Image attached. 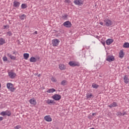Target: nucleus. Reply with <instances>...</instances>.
<instances>
[{
	"label": "nucleus",
	"mask_w": 129,
	"mask_h": 129,
	"mask_svg": "<svg viewBox=\"0 0 129 129\" xmlns=\"http://www.w3.org/2000/svg\"><path fill=\"white\" fill-rule=\"evenodd\" d=\"M7 87L8 89H10L12 92H14L15 91V88H14V85L11 83H8L7 84Z\"/></svg>",
	"instance_id": "f257e3e1"
},
{
	"label": "nucleus",
	"mask_w": 129,
	"mask_h": 129,
	"mask_svg": "<svg viewBox=\"0 0 129 129\" xmlns=\"http://www.w3.org/2000/svg\"><path fill=\"white\" fill-rule=\"evenodd\" d=\"M104 22L106 27H109L112 25V21L108 19L104 20Z\"/></svg>",
	"instance_id": "f03ea898"
},
{
	"label": "nucleus",
	"mask_w": 129,
	"mask_h": 129,
	"mask_svg": "<svg viewBox=\"0 0 129 129\" xmlns=\"http://www.w3.org/2000/svg\"><path fill=\"white\" fill-rule=\"evenodd\" d=\"M63 26L66 27V28H71V27H72V24H71L70 21H68L63 23Z\"/></svg>",
	"instance_id": "7ed1b4c3"
},
{
	"label": "nucleus",
	"mask_w": 129,
	"mask_h": 129,
	"mask_svg": "<svg viewBox=\"0 0 129 129\" xmlns=\"http://www.w3.org/2000/svg\"><path fill=\"white\" fill-rule=\"evenodd\" d=\"M74 3L77 6H82L84 1L83 0H75Z\"/></svg>",
	"instance_id": "20e7f679"
},
{
	"label": "nucleus",
	"mask_w": 129,
	"mask_h": 129,
	"mask_svg": "<svg viewBox=\"0 0 129 129\" xmlns=\"http://www.w3.org/2000/svg\"><path fill=\"white\" fill-rule=\"evenodd\" d=\"M39 60H40V57H39L35 58L34 56H32L30 58L29 61H30V62H33V63H36V62H37V61H39Z\"/></svg>",
	"instance_id": "39448f33"
},
{
	"label": "nucleus",
	"mask_w": 129,
	"mask_h": 129,
	"mask_svg": "<svg viewBox=\"0 0 129 129\" xmlns=\"http://www.w3.org/2000/svg\"><path fill=\"white\" fill-rule=\"evenodd\" d=\"M52 98L54 99V100H60V99H61V95L55 94L52 96Z\"/></svg>",
	"instance_id": "423d86ee"
},
{
	"label": "nucleus",
	"mask_w": 129,
	"mask_h": 129,
	"mask_svg": "<svg viewBox=\"0 0 129 129\" xmlns=\"http://www.w3.org/2000/svg\"><path fill=\"white\" fill-rule=\"evenodd\" d=\"M59 40L58 39H53L52 40V46L53 47H56L59 45Z\"/></svg>",
	"instance_id": "0eeeda50"
},
{
	"label": "nucleus",
	"mask_w": 129,
	"mask_h": 129,
	"mask_svg": "<svg viewBox=\"0 0 129 129\" xmlns=\"http://www.w3.org/2000/svg\"><path fill=\"white\" fill-rule=\"evenodd\" d=\"M106 60L108 61V62H112V61H114V56L113 55H108L106 58Z\"/></svg>",
	"instance_id": "6e6552de"
},
{
	"label": "nucleus",
	"mask_w": 129,
	"mask_h": 129,
	"mask_svg": "<svg viewBox=\"0 0 129 129\" xmlns=\"http://www.w3.org/2000/svg\"><path fill=\"white\" fill-rule=\"evenodd\" d=\"M46 103H47V104H49V105H54L56 104V102H55L54 100L48 99L46 101Z\"/></svg>",
	"instance_id": "1a4fd4ad"
},
{
	"label": "nucleus",
	"mask_w": 129,
	"mask_h": 129,
	"mask_svg": "<svg viewBox=\"0 0 129 129\" xmlns=\"http://www.w3.org/2000/svg\"><path fill=\"white\" fill-rule=\"evenodd\" d=\"M9 76L10 78H12V79L15 78L16 77V73L13 72H10L8 73Z\"/></svg>",
	"instance_id": "9d476101"
},
{
	"label": "nucleus",
	"mask_w": 129,
	"mask_h": 129,
	"mask_svg": "<svg viewBox=\"0 0 129 129\" xmlns=\"http://www.w3.org/2000/svg\"><path fill=\"white\" fill-rule=\"evenodd\" d=\"M69 64L72 67H75V66H79L78 64L76 63L75 61H71L69 62Z\"/></svg>",
	"instance_id": "9b49d317"
},
{
	"label": "nucleus",
	"mask_w": 129,
	"mask_h": 129,
	"mask_svg": "<svg viewBox=\"0 0 129 129\" xmlns=\"http://www.w3.org/2000/svg\"><path fill=\"white\" fill-rule=\"evenodd\" d=\"M44 120H46V121H52V118H51L50 115H46L44 117Z\"/></svg>",
	"instance_id": "f8f14e48"
},
{
	"label": "nucleus",
	"mask_w": 129,
	"mask_h": 129,
	"mask_svg": "<svg viewBox=\"0 0 129 129\" xmlns=\"http://www.w3.org/2000/svg\"><path fill=\"white\" fill-rule=\"evenodd\" d=\"M14 8H19V7H20V5L21 4V3H20V2H17V1H14Z\"/></svg>",
	"instance_id": "ddd939ff"
},
{
	"label": "nucleus",
	"mask_w": 129,
	"mask_h": 129,
	"mask_svg": "<svg viewBox=\"0 0 129 129\" xmlns=\"http://www.w3.org/2000/svg\"><path fill=\"white\" fill-rule=\"evenodd\" d=\"M112 43H113V39H108L106 41V44L108 45H110V44H112Z\"/></svg>",
	"instance_id": "4468645a"
},
{
	"label": "nucleus",
	"mask_w": 129,
	"mask_h": 129,
	"mask_svg": "<svg viewBox=\"0 0 129 129\" xmlns=\"http://www.w3.org/2000/svg\"><path fill=\"white\" fill-rule=\"evenodd\" d=\"M123 80H124V83H125L126 84H127V83H128L129 79H128V78L127 77V76H124L123 78Z\"/></svg>",
	"instance_id": "2eb2a0df"
},
{
	"label": "nucleus",
	"mask_w": 129,
	"mask_h": 129,
	"mask_svg": "<svg viewBox=\"0 0 129 129\" xmlns=\"http://www.w3.org/2000/svg\"><path fill=\"white\" fill-rule=\"evenodd\" d=\"M29 102L30 103H31V104H33V105H36V104H37V102H36V100L30 99L29 100Z\"/></svg>",
	"instance_id": "dca6fc26"
},
{
	"label": "nucleus",
	"mask_w": 129,
	"mask_h": 129,
	"mask_svg": "<svg viewBox=\"0 0 129 129\" xmlns=\"http://www.w3.org/2000/svg\"><path fill=\"white\" fill-rule=\"evenodd\" d=\"M55 91H56V90H55V89L54 88H52V89H48L47 91V92H48V93H53V92H55Z\"/></svg>",
	"instance_id": "f3484780"
},
{
	"label": "nucleus",
	"mask_w": 129,
	"mask_h": 129,
	"mask_svg": "<svg viewBox=\"0 0 129 129\" xmlns=\"http://www.w3.org/2000/svg\"><path fill=\"white\" fill-rule=\"evenodd\" d=\"M30 56V54L29 53H24L23 54V57L24 58V59H25V60H28V58H29Z\"/></svg>",
	"instance_id": "a211bd4d"
},
{
	"label": "nucleus",
	"mask_w": 129,
	"mask_h": 129,
	"mask_svg": "<svg viewBox=\"0 0 129 129\" xmlns=\"http://www.w3.org/2000/svg\"><path fill=\"white\" fill-rule=\"evenodd\" d=\"M59 68L60 70H65V66L63 64H59Z\"/></svg>",
	"instance_id": "6ab92c4d"
},
{
	"label": "nucleus",
	"mask_w": 129,
	"mask_h": 129,
	"mask_svg": "<svg viewBox=\"0 0 129 129\" xmlns=\"http://www.w3.org/2000/svg\"><path fill=\"white\" fill-rule=\"evenodd\" d=\"M124 56V53H123V51L120 50L119 52V58H123Z\"/></svg>",
	"instance_id": "aec40b11"
},
{
	"label": "nucleus",
	"mask_w": 129,
	"mask_h": 129,
	"mask_svg": "<svg viewBox=\"0 0 129 129\" xmlns=\"http://www.w3.org/2000/svg\"><path fill=\"white\" fill-rule=\"evenodd\" d=\"M115 106H117V105L115 102H113L112 104H111L109 105V107H110V108H111V107H115Z\"/></svg>",
	"instance_id": "412c9836"
},
{
	"label": "nucleus",
	"mask_w": 129,
	"mask_h": 129,
	"mask_svg": "<svg viewBox=\"0 0 129 129\" xmlns=\"http://www.w3.org/2000/svg\"><path fill=\"white\" fill-rule=\"evenodd\" d=\"M99 86H98V85L96 84H94L93 83L92 85V87H93V88H95V89H97V88H98Z\"/></svg>",
	"instance_id": "4be33fe9"
},
{
	"label": "nucleus",
	"mask_w": 129,
	"mask_h": 129,
	"mask_svg": "<svg viewBox=\"0 0 129 129\" xmlns=\"http://www.w3.org/2000/svg\"><path fill=\"white\" fill-rule=\"evenodd\" d=\"M5 113L7 116H11L12 115V112L10 111H6Z\"/></svg>",
	"instance_id": "5701e85b"
},
{
	"label": "nucleus",
	"mask_w": 129,
	"mask_h": 129,
	"mask_svg": "<svg viewBox=\"0 0 129 129\" xmlns=\"http://www.w3.org/2000/svg\"><path fill=\"white\" fill-rule=\"evenodd\" d=\"M123 48H129V43L125 42L123 45Z\"/></svg>",
	"instance_id": "b1692460"
},
{
	"label": "nucleus",
	"mask_w": 129,
	"mask_h": 129,
	"mask_svg": "<svg viewBox=\"0 0 129 129\" xmlns=\"http://www.w3.org/2000/svg\"><path fill=\"white\" fill-rule=\"evenodd\" d=\"M5 39H4V38H0V46H1V45H3V44H5Z\"/></svg>",
	"instance_id": "393cba45"
},
{
	"label": "nucleus",
	"mask_w": 129,
	"mask_h": 129,
	"mask_svg": "<svg viewBox=\"0 0 129 129\" xmlns=\"http://www.w3.org/2000/svg\"><path fill=\"white\" fill-rule=\"evenodd\" d=\"M28 6L26 4H22L21 5V9H23V10L26 9L27 8Z\"/></svg>",
	"instance_id": "a878e982"
},
{
	"label": "nucleus",
	"mask_w": 129,
	"mask_h": 129,
	"mask_svg": "<svg viewBox=\"0 0 129 129\" xmlns=\"http://www.w3.org/2000/svg\"><path fill=\"white\" fill-rule=\"evenodd\" d=\"M19 18H20V20H24L25 18H26V15L23 14V15L20 16Z\"/></svg>",
	"instance_id": "bb28decb"
},
{
	"label": "nucleus",
	"mask_w": 129,
	"mask_h": 129,
	"mask_svg": "<svg viewBox=\"0 0 129 129\" xmlns=\"http://www.w3.org/2000/svg\"><path fill=\"white\" fill-rule=\"evenodd\" d=\"M51 80L52 81V82H57V80L53 77L51 78Z\"/></svg>",
	"instance_id": "cd10ccee"
},
{
	"label": "nucleus",
	"mask_w": 129,
	"mask_h": 129,
	"mask_svg": "<svg viewBox=\"0 0 129 129\" xmlns=\"http://www.w3.org/2000/svg\"><path fill=\"white\" fill-rule=\"evenodd\" d=\"M93 95L92 94H87V98H91L92 97Z\"/></svg>",
	"instance_id": "c85d7f7f"
},
{
	"label": "nucleus",
	"mask_w": 129,
	"mask_h": 129,
	"mask_svg": "<svg viewBox=\"0 0 129 129\" xmlns=\"http://www.w3.org/2000/svg\"><path fill=\"white\" fill-rule=\"evenodd\" d=\"M3 61H4V62H7V61H8V57H7V56H4Z\"/></svg>",
	"instance_id": "c756f323"
},
{
	"label": "nucleus",
	"mask_w": 129,
	"mask_h": 129,
	"mask_svg": "<svg viewBox=\"0 0 129 129\" xmlns=\"http://www.w3.org/2000/svg\"><path fill=\"white\" fill-rule=\"evenodd\" d=\"M65 83H66V81L63 80V81H61V85H63L64 86V85H66Z\"/></svg>",
	"instance_id": "7c9ffc66"
},
{
	"label": "nucleus",
	"mask_w": 129,
	"mask_h": 129,
	"mask_svg": "<svg viewBox=\"0 0 129 129\" xmlns=\"http://www.w3.org/2000/svg\"><path fill=\"white\" fill-rule=\"evenodd\" d=\"M1 115H3V116H6V111H2L1 113Z\"/></svg>",
	"instance_id": "2f4dec72"
},
{
	"label": "nucleus",
	"mask_w": 129,
	"mask_h": 129,
	"mask_svg": "<svg viewBox=\"0 0 129 129\" xmlns=\"http://www.w3.org/2000/svg\"><path fill=\"white\" fill-rule=\"evenodd\" d=\"M10 59H11L12 60H16V57L11 55V56L10 57Z\"/></svg>",
	"instance_id": "473e14b6"
},
{
	"label": "nucleus",
	"mask_w": 129,
	"mask_h": 129,
	"mask_svg": "<svg viewBox=\"0 0 129 129\" xmlns=\"http://www.w3.org/2000/svg\"><path fill=\"white\" fill-rule=\"evenodd\" d=\"M7 35H8V36H11L12 35L11 31H9V32H8L7 33Z\"/></svg>",
	"instance_id": "72a5a7b5"
},
{
	"label": "nucleus",
	"mask_w": 129,
	"mask_h": 129,
	"mask_svg": "<svg viewBox=\"0 0 129 129\" xmlns=\"http://www.w3.org/2000/svg\"><path fill=\"white\" fill-rule=\"evenodd\" d=\"M21 128V125H17L15 127V129H19Z\"/></svg>",
	"instance_id": "f704fd0d"
},
{
	"label": "nucleus",
	"mask_w": 129,
	"mask_h": 129,
	"mask_svg": "<svg viewBox=\"0 0 129 129\" xmlns=\"http://www.w3.org/2000/svg\"><path fill=\"white\" fill-rule=\"evenodd\" d=\"M4 29H7V28L8 29H9V28H10V26H9V25H4Z\"/></svg>",
	"instance_id": "c9c22d12"
},
{
	"label": "nucleus",
	"mask_w": 129,
	"mask_h": 129,
	"mask_svg": "<svg viewBox=\"0 0 129 129\" xmlns=\"http://www.w3.org/2000/svg\"><path fill=\"white\" fill-rule=\"evenodd\" d=\"M65 3L66 4H70V3H71V1H70V0H66Z\"/></svg>",
	"instance_id": "e433bc0d"
},
{
	"label": "nucleus",
	"mask_w": 129,
	"mask_h": 129,
	"mask_svg": "<svg viewBox=\"0 0 129 129\" xmlns=\"http://www.w3.org/2000/svg\"><path fill=\"white\" fill-rule=\"evenodd\" d=\"M118 115H120V116L122 115V113H121V112H118Z\"/></svg>",
	"instance_id": "4c0bfd02"
},
{
	"label": "nucleus",
	"mask_w": 129,
	"mask_h": 129,
	"mask_svg": "<svg viewBox=\"0 0 129 129\" xmlns=\"http://www.w3.org/2000/svg\"><path fill=\"white\" fill-rule=\"evenodd\" d=\"M67 17H68V16L67 15L62 16L63 19H66L67 18Z\"/></svg>",
	"instance_id": "58836bf2"
},
{
	"label": "nucleus",
	"mask_w": 129,
	"mask_h": 129,
	"mask_svg": "<svg viewBox=\"0 0 129 129\" xmlns=\"http://www.w3.org/2000/svg\"><path fill=\"white\" fill-rule=\"evenodd\" d=\"M7 56H8V57H10V58H11V57L12 56V54H11L10 53H8Z\"/></svg>",
	"instance_id": "ea45409f"
},
{
	"label": "nucleus",
	"mask_w": 129,
	"mask_h": 129,
	"mask_svg": "<svg viewBox=\"0 0 129 129\" xmlns=\"http://www.w3.org/2000/svg\"><path fill=\"white\" fill-rule=\"evenodd\" d=\"M38 34V32L37 31H35L34 33H33V35H37Z\"/></svg>",
	"instance_id": "a19ab883"
},
{
	"label": "nucleus",
	"mask_w": 129,
	"mask_h": 129,
	"mask_svg": "<svg viewBox=\"0 0 129 129\" xmlns=\"http://www.w3.org/2000/svg\"><path fill=\"white\" fill-rule=\"evenodd\" d=\"M102 44L104 46L105 45V42L104 41H101Z\"/></svg>",
	"instance_id": "79ce46f5"
},
{
	"label": "nucleus",
	"mask_w": 129,
	"mask_h": 129,
	"mask_svg": "<svg viewBox=\"0 0 129 129\" xmlns=\"http://www.w3.org/2000/svg\"><path fill=\"white\" fill-rule=\"evenodd\" d=\"M122 115H124V114H126V112L123 111V113H122Z\"/></svg>",
	"instance_id": "37998d69"
},
{
	"label": "nucleus",
	"mask_w": 129,
	"mask_h": 129,
	"mask_svg": "<svg viewBox=\"0 0 129 129\" xmlns=\"http://www.w3.org/2000/svg\"><path fill=\"white\" fill-rule=\"evenodd\" d=\"M3 119H4V117H0V120H3Z\"/></svg>",
	"instance_id": "c03bdc74"
},
{
	"label": "nucleus",
	"mask_w": 129,
	"mask_h": 129,
	"mask_svg": "<svg viewBox=\"0 0 129 129\" xmlns=\"http://www.w3.org/2000/svg\"><path fill=\"white\" fill-rule=\"evenodd\" d=\"M100 25H101V26H103V23L102 22H100Z\"/></svg>",
	"instance_id": "a18cd8bd"
},
{
	"label": "nucleus",
	"mask_w": 129,
	"mask_h": 129,
	"mask_svg": "<svg viewBox=\"0 0 129 129\" xmlns=\"http://www.w3.org/2000/svg\"><path fill=\"white\" fill-rule=\"evenodd\" d=\"M96 114V113H92L93 116H94V115H95Z\"/></svg>",
	"instance_id": "49530a36"
},
{
	"label": "nucleus",
	"mask_w": 129,
	"mask_h": 129,
	"mask_svg": "<svg viewBox=\"0 0 129 129\" xmlns=\"http://www.w3.org/2000/svg\"><path fill=\"white\" fill-rule=\"evenodd\" d=\"M38 77H40L41 76V74H39L38 75Z\"/></svg>",
	"instance_id": "de8ad7c7"
},
{
	"label": "nucleus",
	"mask_w": 129,
	"mask_h": 129,
	"mask_svg": "<svg viewBox=\"0 0 129 129\" xmlns=\"http://www.w3.org/2000/svg\"><path fill=\"white\" fill-rule=\"evenodd\" d=\"M1 87H2V85L0 83V88H1Z\"/></svg>",
	"instance_id": "09e8293b"
},
{
	"label": "nucleus",
	"mask_w": 129,
	"mask_h": 129,
	"mask_svg": "<svg viewBox=\"0 0 129 129\" xmlns=\"http://www.w3.org/2000/svg\"><path fill=\"white\" fill-rule=\"evenodd\" d=\"M13 54H15V52H13Z\"/></svg>",
	"instance_id": "8fccbe9b"
},
{
	"label": "nucleus",
	"mask_w": 129,
	"mask_h": 129,
	"mask_svg": "<svg viewBox=\"0 0 129 129\" xmlns=\"http://www.w3.org/2000/svg\"><path fill=\"white\" fill-rule=\"evenodd\" d=\"M128 2H129V0H128Z\"/></svg>",
	"instance_id": "3c124183"
}]
</instances>
